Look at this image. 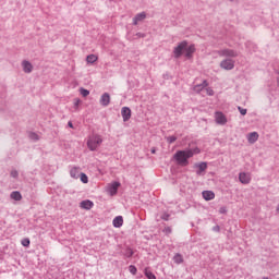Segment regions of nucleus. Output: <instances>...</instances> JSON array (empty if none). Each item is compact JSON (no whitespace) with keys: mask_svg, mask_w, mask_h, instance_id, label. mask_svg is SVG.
Segmentation results:
<instances>
[{"mask_svg":"<svg viewBox=\"0 0 279 279\" xmlns=\"http://www.w3.org/2000/svg\"><path fill=\"white\" fill-rule=\"evenodd\" d=\"M230 1H234V0H230Z\"/></svg>","mask_w":279,"mask_h":279,"instance_id":"nucleus-40","label":"nucleus"},{"mask_svg":"<svg viewBox=\"0 0 279 279\" xmlns=\"http://www.w3.org/2000/svg\"><path fill=\"white\" fill-rule=\"evenodd\" d=\"M81 208H83L84 210H90V208H93L95 206V204L93 203V201H83L80 204Z\"/></svg>","mask_w":279,"mask_h":279,"instance_id":"nucleus-13","label":"nucleus"},{"mask_svg":"<svg viewBox=\"0 0 279 279\" xmlns=\"http://www.w3.org/2000/svg\"><path fill=\"white\" fill-rule=\"evenodd\" d=\"M78 178H80L81 182H83V184H88V175H86V173L81 172Z\"/></svg>","mask_w":279,"mask_h":279,"instance_id":"nucleus-24","label":"nucleus"},{"mask_svg":"<svg viewBox=\"0 0 279 279\" xmlns=\"http://www.w3.org/2000/svg\"><path fill=\"white\" fill-rule=\"evenodd\" d=\"M80 93H81L82 97H88V95H90V92H88V89H84V88H81Z\"/></svg>","mask_w":279,"mask_h":279,"instance_id":"nucleus-28","label":"nucleus"},{"mask_svg":"<svg viewBox=\"0 0 279 279\" xmlns=\"http://www.w3.org/2000/svg\"><path fill=\"white\" fill-rule=\"evenodd\" d=\"M196 167L198 169L196 171L197 175H202V172H204L206 169H208V165L206 162L197 163Z\"/></svg>","mask_w":279,"mask_h":279,"instance_id":"nucleus-19","label":"nucleus"},{"mask_svg":"<svg viewBox=\"0 0 279 279\" xmlns=\"http://www.w3.org/2000/svg\"><path fill=\"white\" fill-rule=\"evenodd\" d=\"M173 260L177 265H182V263H184V257L180 254H175Z\"/></svg>","mask_w":279,"mask_h":279,"instance_id":"nucleus-22","label":"nucleus"},{"mask_svg":"<svg viewBox=\"0 0 279 279\" xmlns=\"http://www.w3.org/2000/svg\"><path fill=\"white\" fill-rule=\"evenodd\" d=\"M202 195L206 202H210L215 198V192H213V191H204L202 193Z\"/></svg>","mask_w":279,"mask_h":279,"instance_id":"nucleus-15","label":"nucleus"},{"mask_svg":"<svg viewBox=\"0 0 279 279\" xmlns=\"http://www.w3.org/2000/svg\"><path fill=\"white\" fill-rule=\"evenodd\" d=\"M147 19V14L145 12L138 13L133 17V25H138L141 21H145Z\"/></svg>","mask_w":279,"mask_h":279,"instance_id":"nucleus-10","label":"nucleus"},{"mask_svg":"<svg viewBox=\"0 0 279 279\" xmlns=\"http://www.w3.org/2000/svg\"><path fill=\"white\" fill-rule=\"evenodd\" d=\"M220 66H221L225 71H232V69H234V60H231V59L222 60V61L220 62Z\"/></svg>","mask_w":279,"mask_h":279,"instance_id":"nucleus-4","label":"nucleus"},{"mask_svg":"<svg viewBox=\"0 0 279 279\" xmlns=\"http://www.w3.org/2000/svg\"><path fill=\"white\" fill-rule=\"evenodd\" d=\"M239 180L242 184H250L252 182V177L245 172L239 174Z\"/></svg>","mask_w":279,"mask_h":279,"instance_id":"nucleus-9","label":"nucleus"},{"mask_svg":"<svg viewBox=\"0 0 279 279\" xmlns=\"http://www.w3.org/2000/svg\"><path fill=\"white\" fill-rule=\"evenodd\" d=\"M11 175H12V178H17L19 172L17 171H11Z\"/></svg>","mask_w":279,"mask_h":279,"instance_id":"nucleus-35","label":"nucleus"},{"mask_svg":"<svg viewBox=\"0 0 279 279\" xmlns=\"http://www.w3.org/2000/svg\"><path fill=\"white\" fill-rule=\"evenodd\" d=\"M201 150L198 147L193 149H186V150H178L173 158L177 161V165H180V167H189V158H193L195 154H199Z\"/></svg>","mask_w":279,"mask_h":279,"instance_id":"nucleus-1","label":"nucleus"},{"mask_svg":"<svg viewBox=\"0 0 279 279\" xmlns=\"http://www.w3.org/2000/svg\"><path fill=\"white\" fill-rule=\"evenodd\" d=\"M121 116L124 122H126L129 119H132V110L130 107H123L121 109Z\"/></svg>","mask_w":279,"mask_h":279,"instance_id":"nucleus-6","label":"nucleus"},{"mask_svg":"<svg viewBox=\"0 0 279 279\" xmlns=\"http://www.w3.org/2000/svg\"><path fill=\"white\" fill-rule=\"evenodd\" d=\"M69 128H73V123L72 122H69Z\"/></svg>","mask_w":279,"mask_h":279,"instance_id":"nucleus-38","label":"nucleus"},{"mask_svg":"<svg viewBox=\"0 0 279 279\" xmlns=\"http://www.w3.org/2000/svg\"><path fill=\"white\" fill-rule=\"evenodd\" d=\"M100 104L101 106H110V94L105 93L100 97Z\"/></svg>","mask_w":279,"mask_h":279,"instance_id":"nucleus-14","label":"nucleus"},{"mask_svg":"<svg viewBox=\"0 0 279 279\" xmlns=\"http://www.w3.org/2000/svg\"><path fill=\"white\" fill-rule=\"evenodd\" d=\"M11 199H14L15 202H21L23 199V195H21V192L19 191L12 192Z\"/></svg>","mask_w":279,"mask_h":279,"instance_id":"nucleus-21","label":"nucleus"},{"mask_svg":"<svg viewBox=\"0 0 279 279\" xmlns=\"http://www.w3.org/2000/svg\"><path fill=\"white\" fill-rule=\"evenodd\" d=\"M80 104H82V100H80L78 98H76L74 100V106L77 108V106H80Z\"/></svg>","mask_w":279,"mask_h":279,"instance_id":"nucleus-34","label":"nucleus"},{"mask_svg":"<svg viewBox=\"0 0 279 279\" xmlns=\"http://www.w3.org/2000/svg\"><path fill=\"white\" fill-rule=\"evenodd\" d=\"M22 68L24 73H32V71H34V65L32 64V62L26 60L22 62Z\"/></svg>","mask_w":279,"mask_h":279,"instance_id":"nucleus-11","label":"nucleus"},{"mask_svg":"<svg viewBox=\"0 0 279 279\" xmlns=\"http://www.w3.org/2000/svg\"><path fill=\"white\" fill-rule=\"evenodd\" d=\"M119 186H121V183L119 182H113L108 185V193L113 196L117 195V192L119 191Z\"/></svg>","mask_w":279,"mask_h":279,"instance_id":"nucleus-7","label":"nucleus"},{"mask_svg":"<svg viewBox=\"0 0 279 279\" xmlns=\"http://www.w3.org/2000/svg\"><path fill=\"white\" fill-rule=\"evenodd\" d=\"M81 173L82 172H81L80 167H72L70 169V175H71V178H73V180H78Z\"/></svg>","mask_w":279,"mask_h":279,"instance_id":"nucleus-12","label":"nucleus"},{"mask_svg":"<svg viewBox=\"0 0 279 279\" xmlns=\"http://www.w3.org/2000/svg\"><path fill=\"white\" fill-rule=\"evenodd\" d=\"M144 274H145L146 278H148V279H156V275H154V272H151V270H149V268H145Z\"/></svg>","mask_w":279,"mask_h":279,"instance_id":"nucleus-23","label":"nucleus"},{"mask_svg":"<svg viewBox=\"0 0 279 279\" xmlns=\"http://www.w3.org/2000/svg\"><path fill=\"white\" fill-rule=\"evenodd\" d=\"M206 86H208V82L204 81L202 85H196L194 87V90H196L197 93H199V90H202V88H206Z\"/></svg>","mask_w":279,"mask_h":279,"instance_id":"nucleus-25","label":"nucleus"},{"mask_svg":"<svg viewBox=\"0 0 279 279\" xmlns=\"http://www.w3.org/2000/svg\"><path fill=\"white\" fill-rule=\"evenodd\" d=\"M125 256L128 258H132V256H134V251H132L131 248H128L126 252H125Z\"/></svg>","mask_w":279,"mask_h":279,"instance_id":"nucleus-29","label":"nucleus"},{"mask_svg":"<svg viewBox=\"0 0 279 279\" xmlns=\"http://www.w3.org/2000/svg\"><path fill=\"white\" fill-rule=\"evenodd\" d=\"M175 141H178V137H175V136H169V137H167V142L168 143H175Z\"/></svg>","mask_w":279,"mask_h":279,"instance_id":"nucleus-31","label":"nucleus"},{"mask_svg":"<svg viewBox=\"0 0 279 279\" xmlns=\"http://www.w3.org/2000/svg\"><path fill=\"white\" fill-rule=\"evenodd\" d=\"M129 271H130V274H132L133 276H136V272H137L138 270L136 269V266L131 265V266H129Z\"/></svg>","mask_w":279,"mask_h":279,"instance_id":"nucleus-27","label":"nucleus"},{"mask_svg":"<svg viewBox=\"0 0 279 279\" xmlns=\"http://www.w3.org/2000/svg\"><path fill=\"white\" fill-rule=\"evenodd\" d=\"M263 279H268L267 277H264Z\"/></svg>","mask_w":279,"mask_h":279,"instance_id":"nucleus-39","label":"nucleus"},{"mask_svg":"<svg viewBox=\"0 0 279 279\" xmlns=\"http://www.w3.org/2000/svg\"><path fill=\"white\" fill-rule=\"evenodd\" d=\"M206 95H209V97H213V95H215V90H213V88L208 87V88H206Z\"/></svg>","mask_w":279,"mask_h":279,"instance_id":"nucleus-30","label":"nucleus"},{"mask_svg":"<svg viewBox=\"0 0 279 279\" xmlns=\"http://www.w3.org/2000/svg\"><path fill=\"white\" fill-rule=\"evenodd\" d=\"M29 239L28 238H25L21 241V244L23 245V247H29Z\"/></svg>","mask_w":279,"mask_h":279,"instance_id":"nucleus-26","label":"nucleus"},{"mask_svg":"<svg viewBox=\"0 0 279 279\" xmlns=\"http://www.w3.org/2000/svg\"><path fill=\"white\" fill-rule=\"evenodd\" d=\"M101 143H104V137L99 134H92L87 137V148L89 151H97L101 147Z\"/></svg>","mask_w":279,"mask_h":279,"instance_id":"nucleus-2","label":"nucleus"},{"mask_svg":"<svg viewBox=\"0 0 279 279\" xmlns=\"http://www.w3.org/2000/svg\"><path fill=\"white\" fill-rule=\"evenodd\" d=\"M97 60H99V57H97L96 54H88L86 58L87 64H95Z\"/></svg>","mask_w":279,"mask_h":279,"instance_id":"nucleus-20","label":"nucleus"},{"mask_svg":"<svg viewBox=\"0 0 279 279\" xmlns=\"http://www.w3.org/2000/svg\"><path fill=\"white\" fill-rule=\"evenodd\" d=\"M151 154H156V148H151Z\"/></svg>","mask_w":279,"mask_h":279,"instance_id":"nucleus-37","label":"nucleus"},{"mask_svg":"<svg viewBox=\"0 0 279 279\" xmlns=\"http://www.w3.org/2000/svg\"><path fill=\"white\" fill-rule=\"evenodd\" d=\"M238 110L240 111V113L245 117V114H247V109H243L241 107L238 108Z\"/></svg>","mask_w":279,"mask_h":279,"instance_id":"nucleus-32","label":"nucleus"},{"mask_svg":"<svg viewBox=\"0 0 279 279\" xmlns=\"http://www.w3.org/2000/svg\"><path fill=\"white\" fill-rule=\"evenodd\" d=\"M32 137L35 138V141H38V135L32 134Z\"/></svg>","mask_w":279,"mask_h":279,"instance_id":"nucleus-36","label":"nucleus"},{"mask_svg":"<svg viewBox=\"0 0 279 279\" xmlns=\"http://www.w3.org/2000/svg\"><path fill=\"white\" fill-rule=\"evenodd\" d=\"M219 213H220L221 215H226V213H228V209H227L226 207H221V208L219 209Z\"/></svg>","mask_w":279,"mask_h":279,"instance_id":"nucleus-33","label":"nucleus"},{"mask_svg":"<svg viewBox=\"0 0 279 279\" xmlns=\"http://www.w3.org/2000/svg\"><path fill=\"white\" fill-rule=\"evenodd\" d=\"M185 58H193V54L195 53V45H190L186 41V46H185Z\"/></svg>","mask_w":279,"mask_h":279,"instance_id":"nucleus-8","label":"nucleus"},{"mask_svg":"<svg viewBox=\"0 0 279 279\" xmlns=\"http://www.w3.org/2000/svg\"><path fill=\"white\" fill-rule=\"evenodd\" d=\"M185 49H186V40L181 41L180 44H178V46L174 47V49H173L174 58H181L182 53L185 52Z\"/></svg>","mask_w":279,"mask_h":279,"instance_id":"nucleus-3","label":"nucleus"},{"mask_svg":"<svg viewBox=\"0 0 279 279\" xmlns=\"http://www.w3.org/2000/svg\"><path fill=\"white\" fill-rule=\"evenodd\" d=\"M247 141L248 143H251V145H254V143H256V141H258V133L256 132H252L247 135Z\"/></svg>","mask_w":279,"mask_h":279,"instance_id":"nucleus-18","label":"nucleus"},{"mask_svg":"<svg viewBox=\"0 0 279 279\" xmlns=\"http://www.w3.org/2000/svg\"><path fill=\"white\" fill-rule=\"evenodd\" d=\"M216 123L219 125H226L228 123V119L226 118V114L221 111H217L215 113Z\"/></svg>","mask_w":279,"mask_h":279,"instance_id":"nucleus-5","label":"nucleus"},{"mask_svg":"<svg viewBox=\"0 0 279 279\" xmlns=\"http://www.w3.org/2000/svg\"><path fill=\"white\" fill-rule=\"evenodd\" d=\"M113 228H121L123 226V216H117L112 221Z\"/></svg>","mask_w":279,"mask_h":279,"instance_id":"nucleus-17","label":"nucleus"},{"mask_svg":"<svg viewBox=\"0 0 279 279\" xmlns=\"http://www.w3.org/2000/svg\"><path fill=\"white\" fill-rule=\"evenodd\" d=\"M221 56H225L227 58H236L238 53L234 50L225 49L221 51Z\"/></svg>","mask_w":279,"mask_h":279,"instance_id":"nucleus-16","label":"nucleus"}]
</instances>
